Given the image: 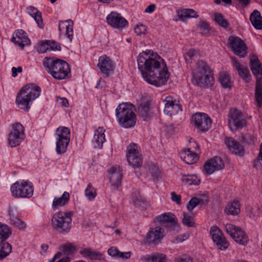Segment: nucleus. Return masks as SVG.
<instances>
[{"label": "nucleus", "instance_id": "obj_1", "mask_svg": "<svg viewBox=\"0 0 262 262\" xmlns=\"http://www.w3.org/2000/svg\"><path fill=\"white\" fill-rule=\"evenodd\" d=\"M139 70L144 80L157 87L165 85L169 78V73L164 60L157 53L146 50L138 56Z\"/></svg>", "mask_w": 262, "mask_h": 262}, {"label": "nucleus", "instance_id": "obj_2", "mask_svg": "<svg viewBox=\"0 0 262 262\" xmlns=\"http://www.w3.org/2000/svg\"><path fill=\"white\" fill-rule=\"evenodd\" d=\"M43 65L48 73L56 79H66L71 73L69 64L67 61L55 57L45 58Z\"/></svg>", "mask_w": 262, "mask_h": 262}, {"label": "nucleus", "instance_id": "obj_3", "mask_svg": "<svg viewBox=\"0 0 262 262\" xmlns=\"http://www.w3.org/2000/svg\"><path fill=\"white\" fill-rule=\"evenodd\" d=\"M41 89L34 83H29L24 86L17 94L15 102L18 107L28 111L33 101L40 96Z\"/></svg>", "mask_w": 262, "mask_h": 262}, {"label": "nucleus", "instance_id": "obj_4", "mask_svg": "<svg viewBox=\"0 0 262 262\" xmlns=\"http://www.w3.org/2000/svg\"><path fill=\"white\" fill-rule=\"evenodd\" d=\"M193 82L200 87L210 88L214 82L212 71L207 62L201 60L198 62L193 71Z\"/></svg>", "mask_w": 262, "mask_h": 262}, {"label": "nucleus", "instance_id": "obj_5", "mask_svg": "<svg viewBox=\"0 0 262 262\" xmlns=\"http://www.w3.org/2000/svg\"><path fill=\"white\" fill-rule=\"evenodd\" d=\"M135 106L130 103H122L116 108V116L119 124L125 128H130L136 124Z\"/></svg>", "mask_w": 262, "mask_h": 262}, {"label": "nucleus", "instance_id": "obj_6", "mask_svg": "<svg viewBox=\"0 0 262 262\" xmlns=\"http://www.w3.org/2000/svg\"><path fill=\"white\" fill-rule=\"evenodd\" d=\"M72 213L70 212L58 211L53 215L52 226L59 232H68L71 228Z\"/></svg>", "mask_w": 262, "mask_h": 262}, {"label": "nucleus", "instance_id": "obj_7", "mask_svg": "<svg viewBox=\"0 0 262 262\" xmlns=\"http://www.w3.org/2000/svg\"><path fill=\"white\" fill-rule=\"evenodd\" d=\"M10 191L15 198H30L33 194L34 189L31 182L19 180L11 185Z\"/></svg>", "mask_w": 262, "mask_h": 262}, {"label": "nucleus", "instance_id": "obj_8", "mask_svg": "<svg viewBox=\"0 0 262 262\" xmlns=\"http://www.w3.org/2000/svg\"><path fill=\"white\" fill-rule=\"evenodd\" d=\"M56 151L58 155L64 154L70 141V130L67 127L60 126L55 131Z\"/></svg>", "mask_w": 262, "mask_h": 262}, {"label": "nucleus", "instance_id": "obj_9", "mask_svg": "<svg viewBox=\"0 0 262 262\" xmlns=\"http://www.w3.org/2000/svg\"><path fill=\"white\" fill-rule=\"evenodd\" d=\"M228 126L232 132H235L245 127L247 121L242 112L235 108L230 110L228 114Z\"/></svg>", "mask_w": 262, "mask_h": 262}, {"label": "nucleus", "instance_id": "obj_10", "mask_svg": "<svg viewBox=\"0 0 262 262\" xmlns=\"http://www.w3.org/2000/svg\"><path fill=\"white\" fill-rule=\"evenodd\" d=\"M126 158L128 164L134 168L141 167L143 164V158L140 152L137 144L133 143L128 146Z\"/></svg>", "mask_w": 262, "mask_h": 262}, {"label": "nucleus", "instance_id": "obj_11", "mask_svg": "<svg viewBox=\"0 0 262 262\" xmlns=\"http://www.w3.org/2000/svg\"><path fill=\"white\" fill-rule=\"evenodd\" d=\"M24 127L19 122L12 124V130L9 134V145L11 147L19 145L25 138Z\"/></svg>", "mask_w": 262, "mask_h": 262}, {"label": "nucleus", "instance_id": "obj_12", "mask_svg": "<svg viewBox=\"0 0 262 262\" xmlns=\"http://www.w3.org/2000/svg\"><path fill=\"white\" fill-rule=\"evenodd\" d=\"M195 128L202 132H207L211 127V119L205 113H197L191 117Z\"/></svg>", "mask_w": 262, "mask_h": 262}, {"label": "nucleus", "instance_id": "obj_13", "mask_svg": "<svg viewBox=\"0 0 262 262\" xmlns=\"http://www.w3.org/2000/svg\"><path fill=\"white\" fill-rule=\"evenodd\" d=\"M165 236L164 229L160 226L150 228L145 237V242L150 246H155L161 242Z\"/></svg>", "mask_w": 262, "mask_h": 262}, {"label": "nucleus", "instance_id": "obj_14", "mask_svg": "<svg viewBox=\"0 0 262 262\" xmlns=\"http://www.w3.org/2000/svg\"><path fill=\"white\" fill-rule=\"evenodd\" d=\"M228 43L234 53L241 57H244L247 54V47L244 41L239 37L230 36Z\"/></svg>", "mask_w": 262, "mask_h": 262}, {"label": "nucleus", "instance_id": "obj_15", "mask_svg": "<svg viewBox=\"0 0 262 262\" xmlns=\"http://www.w3.org/2000/svg\"><path fill=\"white\" fill-rule=\"evenodd\" d=\"M162 100L164 104V113L170 116L177 114L182 110L180 104L176 102V100L170 95L163 96Z\"/></svg>", "mask_w": 262, "mask_h": 262}, {"label": "nucleus", "instance_id": "obj_16", "mask_svg": "<svg viewBox=\"0 0 262 262\" xmlns=\"http://www.w3.org/2000/svg\"><path fill=\"white\" fill-rule=\"evenodd\" d=\"M107 23L112 27L122 29L128 25V23L120 13L115 11L111 12L106 16Z\"/></svg>", "mask_w": 262, "mask_h": 262}, {"label": "nucleus", "instance_id": "obj_17", "mask_svg": "<svg viewBox=\"0 0 262 262\" xmlns=\"http://www.w3.org/2000/svg\"><path fill=\"white\" fill-rule=\"evenodd\" d=\"M224 166V163L222 158L216 156L206 162L204 165L203 172L206 175H210L215 170L223 169Z\"/></svg>", "mask_w": 262, "mask_h": 262}, {"label": "nucleus", "instance_id": "obj_18", "mask_svg": "<svg viewBox=\"0 0 262 262\" xmlns=\"http://www.w3.org/2000/svg\"><path fill=\"white\" fill-rule=\"evenodd\" d=\"M110 176L112 190L115 191L118 189L121 183L122 177V170L119 166H112L108 170Z\"/></svg>", "mask_w": 262, "mask_h": 262}, {"label": "nucleus", "instance_id": "obj_19", "mask_svg": "<svg viewBox=\"0 0 262 262\" xmlns=\"http://www.w3.org/2000/svg\"><path fill=\"white\" fill-rule=\"evenodd\" d=\"M97 66L101 73L106 77H108L115 68L113 61L105 55L99 57Z\"/></svg>", "mask_w": 262, "mask_h": 262}, {"label": "nucleus", "instance_id": "obj_20", "mask_svg": "<svg viewBox=\"0 0 262 262\" xmlns=\"http://www.w3.org/2000/svg\"><path fill=\"white\" fill-rule=\"evenodd\" d=\"M157 221L161 223L170 231H175L178 228L175 216L171 212L163 213L156 217Z\"/></svg>", "mask_w": 262, "mask_h": 262}, {"label": "nucleus", "instance_id": "obj_21", "mask_svg": "<svg viewBox=\"0 0 262 262\" xmlns=\"http://www.w3.org/2000/svg\"><path fill=\"white\" fill-rule=\"evenodd\" d=\"M225 143L228 149L233 154L237 156H243L245 148L238 142L232 137L226 138Z\"/></svg>", "mask_w": 262, "mask_h": 262}, {"label": "nucleus", "instance_id": "obj_22", "mask_svg": "<svg viewBox=\"0 0 262 262\" xmlns=\"http://www.w3.org/2000/svg\"><path fill=\"white\" fill-rule=\"evenodd\" d=\"M15 36H13L11 40L18 45L21 47H24L25 45H29L30 40L28 38L27 33L23 30H18L15 33Z\"/></svg>", "mask_w": 262, "mask_h": 262}, {"label": "nucleus", "instance_id": "obj_23", "mask_svg": "<svg viewBox=\"0 0 262 262\" xmlns=\"http://www.w3.org/2000/svg\"><path fill=\"white\" fill-rule=\"evenodd\" d=\"M70 201V194L64 191L61 196H55L52 202V207L54 210L58 209L67 205Z\"/></svg>", "mask_w": 262, "mask_h": 262}, {"label": "nucleus", "instance_id": "obj_24", "mask_svg": "<svg viewBox=\"0 0 262 262\" xmlns=\"http://www.w3.org/2000/svg\"><path fill=\"white\" fill-rule=\"evenodd\" d=\"M105 129L102 127H99L95 131L93 140L94 146L96 148H101L103 143L105 141L104 133Z\"/></svg>", "mask_w": 262, "mask_h": 262}, {"label": "nucleus", "instance_id": "obj_25", "mask_svg": "<svg viewBox=\"0 0 262 262\" xmlns=\"http://www.w3.org/2000/svg\"><path fill=\"white\" fill-rule=\"evenodd\" d=\"M180 156L187 164H192L198 160L196 154L191 151L190 148L183 149L180 152Z\"/></svg>", "mask_w": 262, "mask_h": 262}, {"label": "nucleus", "instance_id": "obj_26", "mask_svg": "<svg viewBox=\"0 0 262 262\" xmlns=\"http://www.w3.org/2000/svg\"><path fill=\"white\" fill-rule=\"evenodd\" d=\"M79 253L84 257L91 260H101L104 258L103 255L100 252L93 250L91 248H84L79 251Z\"/></svg>", "mask_w": 262, "mask_h": 262}, {"label": "nucleus", "instance_id": "obj_27", "mask_svg": "<svg viewBox=\"0 0 262 262\" xmlns=\"http://www.w3.org/2000/svg\"><path fill=\"white\" fill-rule=\"evenodd\" d=\"M250 68L253 75L256 78V81H261L262 68L257 57L251 60Z\"/></svg>", "mask_w": 262, "mask_h": 262}, {"label": "nucleus", "instance_id": "obj_28", "mask_svg": "<svg viewBox=\"0 0 262 262\" xmlns=\"http://www.w3.org/2000/svg\"><path fill=\"white\" fill-rule=\"evenodd\" d=\"M27 9L28 13L34 19L38 27L42 29L43 28V24L41 12L36 8L32 6L28 7Z\"/></svg>", "mask_w": 262, "mask_h": 262}, {"label": "nucleus", "instance_id": "obj_29", "mask_svg": "<svg viewBox=\"0 0 262 262\" xmlns=\"http://www.w3.org/2000/svg\"><path fill=\"white\" fill-rule=\"evenodd\" d=\"M250 19L253 26L256 29H262V17L260 12L255 10L251 14Z\"/></svg>", "mask_w": 262, "mask_h": 262}, {"label": "nucleus", "instance_id": "obj_30", "mask_svg": "<svg viewBox=\"0 0 262 262\" xmlns=\"http://www.w3.org/2000/svg\"><path fill=\"white\" fill-rule=\"evenodd\" d=\"M240 205L238 201L234 200L226 206L225 211L228 215H235L240 212Z\"/></svg>", "mask_w": 262, "mask_h": 262}, {"label": "nucleus", "instance_id": "obj_31", "mask_svg": "<svg viewBox=\"0 0 262 262\" xmlns=\"http://www.w3.org/2000/svg\"><path fill=\"white\" fill-rule=\"evenodd\" d=\"M233 239L237 244L246 246L249 242L248 236L246 232L241 229L235 234V237H232Z\"/></svg>", "mask_w": 262, "mask_h": 262}, {"label": "nucleus", "instance_id": "obj_32", "mask_svg": "<svg viewBox=\"0 0 262 262\" xmlns=\"http://www.w3.org/2000/svg\"><path fill=\"white\" fill-rule=\"evenodd\" d=\"M138 112L143 120H146L150 117L151 113L150 111V105L148 102H144L140 104L138 107Z\"/></svg>", "mask_w": 262, "mask_h": 262}, {"label": "nucleus", "instance_id": "obj_33", "mask_svg": "<svg viewBox=\"0 0 262 262\" xmlns=\"http://www.w3.org/2000/svg\"><path fill=\"white\" fill-rule=\"evenodd\" d=\"M181 181L184 184L187 185H198L201 182L200 179L194 174L183 175Z\"/></svg>", "mask_w": 262, "mask_h": 262}, {"label": "nucleus", "instance_id": "obj_34", "mask_svg": "<svg viewBox=\"0 0 262 262\" xmlns=\"http://www.w3.org/2000/svg\"><path fill=\"white\" fill-rule=\"evenodd\" d=\"M11 234L9 227L0 223V243L7 239Z\"/></svg>", "mask_w": 262, "mask_h": 262}, {"label": "nucleus", "instance_id": "obj_35", "mask_svg": "<svg viewBox=\"0 0 262 262\" xmlns=\"http://www.w3.org/2000/svg\"><path fill=\"white\" fill-rule=\"evenodd\" d=\"M255 100L258 107L262 106V81H256L255 92Z\"/></svg>", "mask_w": 262, "mask_h": 262}, {"label": "nucleus", "instance_id": "obj_36", "mask_svg": "<svg viewBox=\"0 0 262 262\" xmlns=\"http://www.w3.org/2000/svg\"><path fill=\"white\" fill-rule=\"evenodd\" d=\"M131 200L135 205L143 206L145 205V199L138 191H135L131 195Z\"/></svg>", "mask_w": 262, "mask_h": 262}, {"label": "nucleus", "instance_id": "obj_37", "mask_svg": "<svg viewBox=\"0 0 262 262\" xmlns=\"http://www.w3.org/2000/svg\"><path fill=\"white\" fill-rule=\"evenodd\" d=\"M198 16L199 15L197 14L196 12L194 10L190 9H185L182 10L181 14L179 15V18L182 21H185L186 19L188 18H197Z\"/></svg>", "mask_w": 262, "mask_h": 262}, {"label": "nucleus", "instance_id": "obj_38", "mask_svg": "<svg viewBox=\"0 0 262 262\" xmlns=\"http://www.w3.org/2000/svg\"><path fill=\"white\" fill-rule=\"evenodd\" d=\"M145 260L148 261L151 260L152 262H167L166 256L159 253H154L151 256L146 255Z\"/></svg>", "mask_w": 262, "mask_h": 262}, {"label": "nucleus", "instance_id": "obj_39", "mask_svg": "<svg viewBox=\"0 0 262 262\" xmlns=\"http://www.w3.org/2000/svg\"><path fill=\"white\" fill-rule=\"evenodd\" d=\"M11 245L8 242L3 243L1 245L0 260L7 257L11 252Z\"/></svg>", "mask_w": 262, "mask_h": 262}, {"label": "nucleus", "instance_id": "obj_40", "mask_svg": "<svg viewBox=\"0 0 262 262\" xmlns=\"http://www.w3.org/2000/svg\"><path fill=\"white\" fill-rule=\"evenodd\" d=\"M219 81L224 88H230L232 86L230 76L225 73H221L219 76Z\"/></svg>", "mask_w": 262, "mask_h": 262}, {"label": "nucleus", "instance_id": "obj_41", "mask_svg": "<svg viewBox=\"0 0 262 262\" xmlns=\"http://www.w3.org/2000/svg\"><path fill=\"white\" fill-rule=\"evenodd\" d=\"M10 223L19 230H24L26 227V224L24 221L10 214Z\"/></svg>", "mask_w": 262, "mask_h": 262}, {"label": "nucleus", "instance_id": "obj_42", "mask_svg": "<svg viewBox=\"0 0 262 262\" xmlns=\"http://www.w3.org/2000/svg\"><path fill=\"white\" fill-rule=\"evenodd\" d=\"M210 234L213 242H216L217 240L222 237L223 232L216 225L211 227L210 230Z\"/></svg>", "mask_w": 262, "mask_h": 262}, {"label": "nucleus", "instance_id": "obj_43", "mask_svg": "<svg viewBox=\"0 0 262 262\" xmlns=\"http://www.w3.org/2000/svg\"><path fill=\"white\" fill-rule=\"evenodd\" d=\"M198 28L202 34L207 35L210 33L211 28L206 21L200 20L198 24Z\"/></svg>", "mask_w": 262, "mask_h": 262}, {"label": "nucleus", "instance_id": "obj_44", "mask_svg": "<svg viewBox=\"0 0 262 262\" xmlns=\"http://www.w3.org/2000/svg\"><path fill=\"white\" fill-rule=\"evenodd\" d=\"M214 19L217 24L225 29L228 28L229 25L227 20L224 18V16L220 13L215 14Z\"/></svg>", "mask_w": 262, "mask_h": 262}, {"label": "nucleus", "instance_id": "obj_45", "mask_svg": "<svg viewBox=\"0 0 262 262\" xmlns=\"http://www.w3.org/2000/svg\"><path fill=\"white\" fill-rule=\"evenodd\" d=\"M225 229L227 233L232 238L233 236L235 237V234L241 228L231 224H226L225 225Z\"/></svg>", "mask_w": 262, "mask_h": 262}, {"label": "nucleus", "instance_id": "obj_46", "mask_svg": "<svg viewBox=\"0 0 262 262\" xmlns=\"http://www.w3.org/2000/svg\"><path fill=\"white\" fill-rule=\"evenodd\" d=\"M213 243L217 247L218 249L221 250H225L228 248L229 245V242L227 241L224 234L221 238L217 240L216 242Z\"/></svg>", "mask_w": 262, "mask_h": 262}, {"label": "nucleus", "instance_id": "obj_47", "mask_svg": "<svg viewBox=\"0 0 262 262\" xmlns=\"http://www.w3.org/2000/svg\"><path fill=\"white\" fill-rule=\"evenodd\" d=\"M96 190L93 187L91 184L89 183L85 190V195L90 201L93 200L96 196Z\"/></svg>", "mask_w": 262, "mask_h": 262}, {"label": "nucleus", "instance_id": "obj_48", "mask_svg": "<svg viewBox=\"0 0 262 262\" xmlns=\"http://www.w3.org/2000/svg\"><path fill=\"white\" fill-rule=\"evenodd\" d=\"M253 167L256 169L262 168V143L260 145L259 152L258 156L253 161Z\"/></svg>", "mask_w": 262, "mask_h": 262}, {"label": "nucleus", "instance_id": "obj_49", "mask_svg": "<svg viewBox=\"0 0 262 262\" xmlns=\"http://www.w3.org/2000/svg\"><path fill=\"white\" fill-rule=\"evenodd\" d=\"M62 252L66 255H72L76 251V247L71 243H67L62 247Z\"/></svg>", "mask_w": 262, "mask_h": 262}, {"label": "nucleus", "instance_id": "obj_50", "mask_svg": "<svg viewBox=\"0 0 262 262\" xmlns=\"http://www.w3.org/2000/svg\"><path fill=\"white\" fill-rule=\"evenodd\" d=\"M68 23V25L66 26V35L69 39L70 41H71L73 39V21L71 19L67 20L65 21Z\"/></svg>", "mask_w": 262, "mask_h": 262}, {"label": "nucleus", "instance_id": "obj_51", "mask_svg": "<svg viewBox=\"0 0 262 262\" xmlns=\"http://www.w3.org/2000/svg\"><path fill=\"white\" fill-rule=\"evenodd\" d=\"M149 172L151 174L153 179L155 180L159 181L161 178L160 174V171L158 168L154 165L149 166Z\"/></svg>", "mask_w": 262, "mask_h": 262}, {"label": "nucleus", "instance_id": "obj_52", "mask_svg": "<svg viewBox=\"0 0 262 262\" xmlns=\"http://www.w3.org/2000/svg\"><path fill=\"white\" fill-rule=\"evenodd\" d=\"M182 223L188 227H193L194 224L192 217L185 212L183 213Z\"/></svg>", "mask_w": 262, "mask_h": 262}, {"label": "nucleus", "instance_id": "obj_53", "mask_svg": "<svg viewBox=\"0 0 262 262\" xmlns=\"http://www.w3.org/2000/svg\"><path fill=\"white\" fill-rule=\"evenodd\" d=\"M238 75L246 82H249L250 81V75L249 72L246 68H241L238 71Z\"/></svg>", "mask_w": 262, "mask_h": 262}, {"label": "nucleus", "instance_id": "obj_54", "mask_svg": "<svg viewBox=\"0 0 262 262\" xmlns=\"http://www.w3.org/2000/svg\"><path fill=\"white\" fill-rule=\"evenodd\" d=\"M200 203L199 200L197 198L193 197L190 200L186 207L188 211H191Z\"/></svg>", "mask_w": 262, "mask_h": 262}, {"label": "nucleus", "instance_id": "obj_55", "mask_svg": "<svg viewBox=\"0 0 262 262\" xmlns=\"http://www.w3.org/2000/svg\"><path fill=\"white\" fill-rule=\"evenodd\" d=\"M134 31L137 35H144L146 32V27L142 24H137L134 28Z\"/></svg>", "mask_w": 262, "mask_h": 262}, {"label": "nucleus", "instance_id": "obj_56", "mask_svg": "<svg viewBox=\"0 0 262 262\" xmlns=\"http://www.w3.org/2000/svg\"><path fill=\"white\" fill-rule=\"evenodd\" d=\"M37 51L39 53H45L48 51H50L47 40L39 44Z\"/></svg>", "mask_w": 262, "mask_h": 262}, {"label": "nucleus", "instance_id": "obj_57", "mask_svg": "<svg viewBox=\"0 0 262 262\" xmlns=\"http://www.w3.org/2000/svg\"><path fill=\"white\" fill-rule=\"evenodd\" d=\"M49 50L60 51L61 47L59 43L54 40H47Z\"/></svg>", "mask_w": 262, "mask_h": 262}, {"label": "nucleus", "instance_id": "obj_58", "mask_svg": "<svg viewBox=\"0 0 262 262\" xmlns=\"http://www.w3.org/2000/svg\"><path fill=\"white\" fill-rule=\"evenodd\" d=\"M170 194L172 201L179 205L181 204V196L180 195L177 194L174 192H171Z\"/></svg>", "mask_w": 262, "mask_h": 262}, {"label": "nucleus", "instance_id": "obj_59", "mask_svg": "<svg viewBox=\"0 0 262 262\" xmlns=\"http://www.w3.org/2000/svg\"><path fill=\"white\" fill-rule=\"evenodd\" d=\"M119 250L114 247H112L108 249L107 250V253L108 255L113 257H118V255L119 254Z\"/></svg>", "mask_w": 262, "mask_h": 262}, {"label": "nucleus", "instance_id": "obj_60", "mask_svg": "<svg viewBox=\"0 0 262 262\" xmlns=\"http://www.w3.org/2000/svg\"><path fill=\"white\" fill-rule=\"evenodd\" d=\"M176 262H192V260L189 256L183 255L182 257H178Z\"/></svg>", "mask_w": 262, "mask_h": 262}, {"label": "nucleus", "instance_id": "obj_61", "mask_svg": "<svg viewBox=\"0 0 262 262\" xmlns=\"http://www.w3.org/2000/svg\"><path fill=\"white\" fill-rule=\"evenodd\" d=\"M119 254L118 255V257L121 258L122 259H128L130 258L131 255L130 252H121L119 251Z\"/></svg>", "mask_w": 262, "mask_h": 262}, {"label": "nucleus", "instance_id": "obj_62", "mask_svg": "<svg viewBox=\"0 0 262 262\" xmlns=\"http://www.w3.org/2000/svg\"><path fill=\"white\" fill-rule=\"evenodd\" d=\"M189 237V234L188 233H185L183 235H181L179 236H178L176 239V242L177 243H181L183 242V241H185Z\"/></svg>", "mask_w": 262, "mask_h": 262}, {"label": "nucleus", "instance_id": "obj_63", "mask_svg": "<svg viewBox=\"0 0 262 262\" xmlns=\"http://www.w3.org/2000/svg\"><path fill=\"white\" fill-rule=\"evenodd\" d=\"M23 69L21 67L18 68L13 67L12 68V76L15 77L17 75L18 73L22 72Z\"/></svg>", "mask_w": 262, "mask_h": 262}, {"label": "nucleus", "instance_id": "obj_64", "mask_svg": "<svg viewBox=\"0 0 262 262\" xmlns=\"http://www.w3.org/2000/svg\"><path fill=\"white\" fill-rule=\"evenodd\" d=\"M156 9L155 4H151L148 6L145 10V12L148 13L153 12Z\"/></svg>", "mask_w": 262, "mask_h": 262}]
</instances>
